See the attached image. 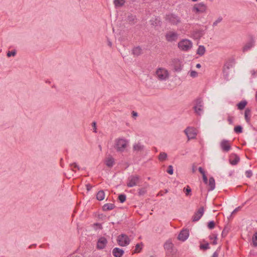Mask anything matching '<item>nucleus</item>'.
Returning <instances> with one entry per match:
<instances>
[{"label":"nucleus","instance_id":"obj_1","mask_svg":"<svg viewBox=\"0 0 257 257\" xmlns=\"http://www.w3.org/2000/svg\"><path fill=\"white\" fill-rule=\"evenodd\" d=\"M128 141L123 139H117L115 141V148L117 152H122L127 147Z\"/></svg>","mask_w":257,"mask_h":257},{"label":"nucleus","instance_id":"obj_2","mask_svg":"<svg viewBox=\"0 0 257 257\" xmlns=\"http://www.w3.org/2000/svg\"><path fill=\"white\" fill-rule=\"evenodd\" d=\"M141 177L138 175H133L128 177L126 185L128 187H133L138 185Z\"/></svg>","mask_w":257,"mask_h":257},{"label":"nucleus","instance_id":"obj_3","mask_svg":"<svg viewBox=\"0 0 257 257\" xmlns=\"http://www.w3.org/2000/svg\"><path fill=\"white\" fill-rule=\"evenodd\" d=\"M157 78L160 80H166L169 77V73L168 71L162 68H158L156 72Z\"/></svg>","mask_w":257,"mask_h":257},{"label":"nucleus","instance_id":"obj_4","mask_svg":"<svg viewBox=\"0 0 257 257\" xmlns=\"http://www.w3.org/2000/svg\"><path fill=\"white\" fill-rule=\"evenodd\" d=\"M117 241L119 245L125 246L130 244V239L127 235L121 234L118 236Z\"/></svg>","mask_w":257,"mask_h":257},{"label":"nucleus","instance_id":"obj_5","mask_svg":"<svg viewBox=\"0 0 257 257\" xmlns=\"http://www.w3.org/2000/svg\"><path fill=\"white\" fill-rule=\"evenodd\" d=\"M178 45L180 49L183 51H188L191 48L192 44L190 40H183L179 42Z\"/></svg>","mask_w":257,"mask_h":257},{"label":"nucleus","instance_id":"obj_6","mask_svg":"<svg viewBox=\"0 0 257 257\" xmlns=\"http://www.w3.org/2000/svg\"><path fill=\"white\" fill-rule=\"evenodd\" d=\"M195 102V105L194 106L193 108L195 113L197 115H200L203 109L202 100L201 98H198L196 100Z\"/></svg>","mask_w":257,"mask_h":257},{"label":"nucleus","instance_id":"obj_7","mask_svg":"<svg viewBox=\"0 0 257 257\" xmlns=\"http://www.w3.org/2000/svg\"><path fill=\"white\" fill-rule=\"evenodd\" d=\"M184 132L189 140L195 138L197 135L196 130L193 127H188Z\"/></svg>","mask_w":257,"mask_h":257},{"label":"nucleus","instance_id":"obj_8","mask_svg":"<svg viewBox=\"0 0 257 257\" xmlns=\"http://www.w3.org/2000/svg\"><path fill=\"white\" fill-rule=\"evenodd\" d=\"M204 209L203 207L199 208V209L196 211L194 215L192 216V220L193 222L198 221L204 214Z\"/></svg>","mask_w":257,"mask_h":257},{"label":"nucleus","instance_id":"obj_9","mask_svg":"<svg viewBox=\"0 0 257 257\" xmlns=\"http://www.w3.org/2000/svg\"><path fill=\"white\" fill-rule=\"evenodd\" d=\"M206 10V6L203 3H199L194 5L193 8V11L196 13H203Z\"/></svg>","mask_w":257,"mask_h":257},{"label":"nucleus","instance_id":"obj_10","mask_svg":"<svg viewBox=\"0 0 257 257\" xmlns=\"http://www.w3.org/2000/svg\"><path fill=\"white\" fill-rule=\"evenodd\" d=\"M221 149L223 152H228L231 149V145L229 141L223 140L220 144Z\"/></svg>","mask_w":257,"mask_h":257},{"label":"nucleus","instance_id":"obj_11","mask_svg":"<svg viewBox=\"0 0 257 257\" xmlns=\"http://www.w3.org/2000/svg\"><path fill=\"white\" fill-rule=\"evenodd\" d=\"M166 20L173 25H177L180 22L179 18L172 14L167 15Z\"/></svg>","mask_w":257,"mask_h":257},{"label":"nucleus","instance_id":"obj_12","mask_svg":"<svg viewBox=\"0 0 257 257\" xmlns=\"http://www.w3.org/2000/svg\"><path fill=\"white\" fill-rule=\"evenodd\" d=\"M189 230L187 229H183L179 234L178 238L179 240L184 241L189 236Z\"/></svg>","mask_w":257,"mask_h":257},{"label":"nucleus","instance_id":"obj_13","mask_svg":"<svg viewBox=\"0 0 257 257\" xmlns=\"http://www.w3.org/2000/svg\"><path fill=\"white\" fill-rule=\"evenodd\" d=\"M178 38V34L174 32L170 31L166 35V38L168 41L172 42L177 40Z\"/></svg>","mask_w":257,"mask_h":257},{"label":"nucleus","instance_id":"obj_14","mask_svg":"<svg viewBox=\"0 0 257 257\" xmlns=\"http://www.w3.org/2000/svg\"><path fill=\"white\" fill-rule=\"evenodd\" d=\"M233 63H234V61L230 60V61L226 62L224 64V66H223V71L224 75H226V76H228V70L233 67Z\"/></svg>","mask_w":257,"mask_h":257},{"label":"nucleus","instance_id":"obj_15","mask_svg":"<svg viewBox=\"0 0 257 257\" xmlns=\"http://www.w3.org/2000/svg\"><path fill=\"white\" fill-rule=\"evenodd\" d=\"M240 161V158L235 154H232L229 157V161L231 165H236Z\"/></svg>","mask_w":257,"mask_h":257},{"label":"nucleus","instance_id":"obj_16","mask_svg":"<svg viewBox=\"0 0 257 257\" xmlns=\"http://www.w3.org/2000/svg\"><path fill=\"white\" fill-rule=\"evenodd\" d=\"M107 242V239L105 237H100L97 241V248L99 249H103L105 247Z\"/></svg>","mask_w":257,"mask_h":257},{"label":"nucleus","instance_id":"obj_17","mask_svg":"<svg viewBox=\"0 0 257 257\" xmlns=\"http://www.w3.org/2000/svg\"><path fill=\"white\" fill-rule=\"evenodd\" d=\"M112 252L115 257H121L123 255L124 251L118 247H115L113 249Z\"/></svg>","mask_w":257,"mask_h":257},{"label":"nucleus","instance_id":"obj_18","mask_svg":"<svg viewBox=\"0 0 257 257\" xmlns=\"http://www.w3.org/2000/svg\"><path fill=\"white\" fill-rule=\"evenodd\" d=\"M254 41L251 39L249 42L247 43L243 47L242 51L243 52L247 51L254 46Z\"/></svg>","mask_w":257,"mask_h":257},{"label":"nucleus","instance_id":"obj_19","mask_svg":"<svg viewBox=\"0 0 257 257\" xmlns=\"http://www.w3.org/2000/svg\"><path fill=\"white\" fill-rule=\"evenodd\" d=\"M132 54L135 56H139L142 54V49L140 46L134 47L132 50Z\"/></svg>","mask_w":257,"mask_h":257},{"label":"nucleus","instance_id":"obj_20","mask_svg":"<svg viewBox=\"0 0 257 257\" xmlns=\"http://www.w3.org/2000/svg\"><path fill=\"white\" fill-rule=\"evenodd\" d=\"M127 21L129 24L134 25L137 22L136 16L132 14H130L127 16Z\"/></svg>","mask_w":257,"mask_h":257},{"label":"nucleus","instance_id":"obj_21","mask_svg":"<svg viewBox=\"0 0 257 257\" xmlns=\"http://www.w3.org/2000/svg\"><path fill=\"white\" fill-rule=\"evenodd\" d=\"M115 207V205L114 204H112V203H106V204H105L103 207H102V209H103V210L104 211H109V210H112L113 209H114Z\"/></svg>","mask_w":257,"mask_h":257},{"label":"nucleus","instance_id":"obj_22","mask_svg":"<svg viewBox=\"0 0 257 257\" xmlns=\"http://www.w3.org/2000/svg\"><path fill=\"white\" fill-rule=\"evenodd\" d=\"M209 189L208 191H212L214 189L215 187V180L213 177H211L209 178Z\"/></svg>","mask_w":257,"mask_h":257},{"label":"nucleus","instance_id":"obj_23","mask_svg":"<svg viewBox=\"0 0 257 257\" xmlns=\"http://www.w3.org/2000/svg\"><path fill=\"white\" fill-rule=\"evenodd\" d=\"M105 193L103 190H100L96 194V198L99 201L103 200L104 199Z\"/></svg>","mask_w":257,"mask_h":257},{"label":"nucleus","instance_id":"obj_24","mask_svg":"<svg viewBox=\"0 0 257 257\" xmlns=\"http://www.w3.org/2000/svg\"><path fill=\"white\" fill-rule=\"evenodd\" d=\"M205 48L204 46L201 45V46H199V47L197 49V54L200 56H202L205 53Z\"/></svg>","mask_w":257,"mask_h":257},{"label":"nucleus","instance_id":"obj_25","mask_svg":"<svg viewBox=\"0 0 257 257\" xmlns=\"http://www.w3.org/2000/svg\"><path fill=\"white\" fill-rule=\"evenodd\" d=\"M251 110L249 108H246L244 112V117L246 121L248 122L249 121L250 117L248 116L250 115Z\"/></svg>","mask_w":257,"mask_h":257},{"label":"nucleus","instance_id":"obj_26","mask_svg":"<svg viewBox=\"0 0 257 257\" xmlns=\"http://www.w3.org/2000/svg\"><path fill=\"white\" fill-rule=\"evenodd\" d=\"M247 104V102L245 100L241 101L240 102H239L237 104V107L238 109L242 110L244 108L245 106Z\"/></svg>","mask_w":257,"mask_h":257},{"label":"nucleus","instance_id":"obj_27","mask_svg":"<svg viewBox=\"0 0 257 257\" xmlns=\"http://www.w3.org/2000/svg\"><path fill=\"white\" fill-rule=\"evenodd\" d=\"M114 164V159L112 158H109L106 161V165L109 167H111Z\"/></svg>","mask_w":257,"mask_h":257},{"label":"nucleus","instance_id":"obj_28","mask_svg":"<svg viewBox=\"0 0 257 257\" xmlns=\"http://www.w3.org/2000/svg\"><path fill=\"white\" fill-rule=\"evenodd\" d=\"M164 246L165 249L170 250L172 248L173 244L170 241H167L164 244Z\"/></svg>","mask_w":257,"mask_h":257},{"label":"nucleus","instance_id":"obj_29","mask_svg":"<svg viewBox=\"0 0 257 257\" xmlns=\"http://www.w3.org/2000/svg\"><path fill=\"white\" fill-rule=\"evenodd\" d=\"M167 157V155L164 152H162L160 154L158 159L160 161H163L166 160Z\"/></svg>","mask_w":257,"mask_h":257},{"label":"nucleus","instance_id":"obj_30","mask_svg":"<svg viewBox=\"0 0 257 257\" xmlns=\"http://www.w3.org/2000/svg\"><path fill=\"white\" fill-rule=\"evenodd\" d=\"M133 149L135 151H140L143 150V146H142L140 143H138L134 145Z\"/></svg>","mask_w":257,"mask_h":257},{"label":"nucleus","instance_id":"obj_31","mask_svg":"<svg viewBox=\"0 0 257 257\" xmlns=\"http://www.w3.org/2000/svg\"><path fill=\"white\" fill-rule=\"evenodd\" d=\"M124 0H114V4L116 7H121L123 5Z\"/></svg>","mask_w":257,"mask_h":257},{"label":"nucleus","instance_id":"obj_32","mask_svg":"<svg viewBox=\"0 0 257 257\" xmlns=\"http://www.w3.org/2000/svg\"><path fill=\"white\" fill-rule=\"evenodd\" d=\"M147 192V190L145 188H141L138 189V194L139 196H143Z\"/></svg>","mask_w":257,"mask_h":257},{"label":"nucleus","instance_id":"obj_33","mask_svg":"<svg viewBox=\"0 0 257 257\" xmlns=\"http://www.w3.org/2000/svg\"><path fill=\"white\" fill-rule=\"evenodd\" d=\"M183 191L185 193L186 196H189L191 195V189L189 186H187L186 188L183 189Z\"/></svg>","mask_w":257,"mask_h":257},{"label":"nucleus","instance_id":"obj_34","mask_svg":"<svg viewBox=\"0 0 257 257\" xmlns=\"http://www.w3.org/2000/svg\"><path fill=\"white\" fill-rule=\"evenodd\" d=\"M252 241L253 245L254 246H257V232L253 234L252 238Z\"/></svg>","mask_w":257,"mask_h":257},{"label":"nucleus","instance_id":"obj_35","mask_svg":"<svg viewBox=\"0 0 257 257\" xmlns=\"http://www.w3.org/2000/svg\"><path fill=\"white\" fill-rule=\"evenodd\" d=\"M234 132L237 134H239L242 132V127L240 125H237L234 128Z\"/></svg>","mask_w":257,"mask_h":257},{"label":"nucleus","instance_id":"obj_36","mask_svg":"<svg viewBox=\"0 0 257 257\" xmlns=\"http://www.w3.org/2000/svg\"><path fill=\"white\" fill-rule=\"evenodd\" d=\"M142 243H141V244H140V243L137 244L136 245L135 250L134 251L133 253H137V252H140V251L142 249V247H141V245H142Z\"/></svg>","mask_w":257,"mask_h":257},{"label":"nucleus","instance_id":"obj_37","mask_svg":"<svg viewBox=\"0 0 257 257\" xmlns=\"http://www.w3.org/2000/svg\"><path fill=\"white\" fill-rule=\"evenodd\" d=\"M118 200L120 203H123L126 200V196L124 194H120L118 196Z\"/></svg>","mask_w":257,"mask_h":257},{"label":"nucleus","instance_id":"obj_38","mask_svg":"<svg viewBox=\"0 0 257 257\" xmlns=\"http://www.w3.org/2000/svg\"><path fill=\"white\" fill-rule=\"evenodd\" d=\"M215 227V223L213 221H210L208 223V227L209 229H213Z\"/></svg>","mask_w":257,"mask_h":257},{"label":"nucleus","instance_id":"obj_39","mask_svg":"<svg viewBox=\"0 0 257 257\" xmlns=\"http://www.w3.org/2000/svg\"><path fill=\"white\" fill-rule=\"evenodd\" d=\"M200 249H207L209 248V244L208 243L205 244H201L200 246Z\"/></svg>","mask_w":257,"mask_h":257},{"label":"nucleus","instance_id":"obj_40","mask_svg":"<svg viewBox=\"0 0 257 257\" xmlns=\"http://www.w3.org/2000/svg\"><path fill=\"white\" fill-rule=\"evenodd\" d=\"M167 172L168 173H169L170 175H172L173 174V168L172 166H171V165L169 166Z\"/></svg>","mask_w":257,"mask_h":257},{"label":"nucleus","instance_id":"obj_41","mask_svg":"<svg viewBox=\"0 0 257 257\" xmlns=\"http://www.w3.org/2000/svg\"><path fill=\"white\" fill-rule=\"evenodd\" d=\"M16 54V51L15 50L12 51H9L7 53V56L10 57L12 56H14Z\"/></svg>","mask_w":257,"mask_h":257},{"label":"nucleus","instance_id":"obj_42","mask_svg":"<svg viewBox=\"0 0 257 257\" xmlns=\"http://www.w3.org/2000/svg\"><path fill=\"white\" fill-rule=\"evenodd\" d=\"M222 19L221 18H218V19L213 23V26H216L218 24V23H220L222 21Z\"/></svg>","mask_w":257,"mask_h":257},{"label":"nucleus","instance_id":"obj_43","mask_svg":"<svg viewBox=\"0 0 257 257\" xmlns=\"http://www.w3.org/2000/svg\"><path fill=\"white\" fill-rule=\"evenodd\" d=\"M252 175V174L250 170L246 171L245 172V175L247 178H250Z\"/></svg>","mask_w":257,"mask_h":257},{"label":"nucleus","instance_id":"obj_44","mask_svg":"<svg viewBox=\"0 0 257 257\" xmlns=\"http://www.w3.org/2000/svg\"><path fill=\"white\" fill-rule=\"evenodd\" d=\"M197 72H196L195 71H191L190 72V76L192 77H195L197 76Z\"/></svg>","mask_w":257,"mask_h":257},{"label":"nucleus","instance_id":"obj_45","mask_svg":"<svg viewBox=\"0 0 257 257\" xmlns=\"http://www.w3.org/2000/svg\"><path fill=\"white\" fill-rule=\"evenodd\" d=\"M202 177H203V180L204 183L205 184H207V183H208V179H207V177L206 176V175L205 174H203V175L202 176Z\"/></svg>","mask_w":257,"mask_h":257},{"label":"nucleus","instance_id":"obj_46","mask_svg":"<svg viewBox=\"0 0 257 257\" xmlns=\"http://www.w3.org/2000/svg\"><path fill=\"white\" fill-rule=\"evenodd\" d=\"M92 126L93 127L94 132L96 133V122L93 121L92 123Z\"/></svg>","mask_w":257,"mask_h":257},{"label":"nucleus","instance_id":"obj_47","mask_svg":"<svg viewBox=\"0 0 257 257\" xmlns=\"http://www.w3.org/2000/svg\"><path fill=\"white\" fill-rule=\"evenodd\" d=\"M233 117L231 116H228L227 118V120L229 124H231L233 123Z\"/></svg>","mask_w":257,"mask_h":257},{"label":"nucleus","instance_id":"obj_48","mask_svg":"<svg viewBox=\"0 0 257 257\" xmlns=\"http://www.w3.org/2000/svg\"><path fill=\"white\" fill-rule=\"evenodd\" d=\"M198 170L199 172L202 175V176L203 175V174H205V172L202 167H199L198 168Z\"/></svg>","mask_w":257,"mask_h":257},{"label":"nucleus","instance_id":"obj_49","mask_svg":"<svg viewBox=\"0 0 257 257\" xmlns=\"http://www.w3.org/2000/svg\"><path fill=\"white\" fill-rule=\"evenodd\" d=\"M86 188L88 191H90L92 188V186H91L89 184H87L86 185Z\"/></svg>","mask_w":257,"mask_h":257},{"label":"nucleus","instance_id":"obj_50","mask_svg":"<svg viewBox=\"0 0 257 257\" xmlns=\"http://www.w3.org/2000/svg\"><path fill=\"white\" fill-rule=\"evenodd\" d=\"M227 232H228V231H227V230H226L225 229V228H224V229L223 230L222 232V235L223 236H225L227 234Z\"/></svg>","mask_w":257,"mask_h":257},{"label":"nucleus","instance_id":"obj_51","mask_svg":"<svg viewBox=\"0 0 257 257\" xmlns=\"http://www.w3.org/2000/svg\"><path fill=\"white\" fill-rule=\"evenodd\" d=\"M241 209V207L239 206L237 208H236L232 212V214H234L235 213H236V212H237L238 211H239L240 209Z\"/></svg>","mask_w":257,"mask_h":257},{"label":"nucleus","instance_id":"obj_52","mask_svg":"<svg viewBox=\"0 0 257 257\" xmlns=\"http://www.w3.org/2000/svg\"><path fill=\"white\" fill-rule=\"evenodd\" d=\"M218 253L217 252V251H215L213 253L212 257H218Z\"/></svg>","mask_w":257,"mask_h":257},{"label":"nucleus","instance_id":"obj_53","mask_svg":"<svg viewBox=\"0 0 257 257\" xmlns=\"http://www.w3.org/2000/svg\"><path fill=\"white\" fill-rule=\"evenodd\" d=\"M71 166H74V168L79 169V168L78 167V165L76 163H74V164H72Z\"/></svg>","mask_w":257,"mask_h":257},{"label":"nucleus","instance_id":"obj_54","mask_svg":"<svg viewBox=\"0 0 257 257\" xmlns=\"http://www.w3.org/2000/svg\"><path fill=\"white\" fill-rule=\"evenodd\" d=\"M215 239L213 241V244H216L217 243V241H216V239H217V236H215Z\"/></svg>","mask_w":257,"mask_h":257},{"label":"nucleus","instance_id":"obj_55","mask_svg":"<svg viewBox=\"0 0 257 257\" xmlns=\"http://www.w3.org/2000/svg\"><path fill=\"white\" fill-rule=\"evenodd\" d=\"M196 171V169H195V167L194 166H193V167H192V172L193 173H195Z\"/></svg>","mask_w":257,"mask_h":257},{"label":"nucleus","instance_id":"obj_56","mask_svg":"<svg viewBox=\"0 0 257 257\" xmlns=\"http://www.w3.org/2000/svg\"><path fill=\"white\" fill-rule=\"evenodd\" d=\"M133 116H137L138 115V113H137V112L133 111Z\"/></svg>","mask_w":257,"mask_h":257},{"label":"nucleus","instance_id":"obj_57","mask_svg":"<svg viewBox=\"0 0 257 257\" xmlns=\"http://www.w3.org/2000/svg\"><path fill=\"white\" fill-rule=\"evenodd\" d=\"M201 64H199V63H198V64H197L196 65V68H200L201 67Z\"/></svg>","mask_w":257,"mask_h":257},{"label":"nucleus","instance_id":"obj_58","mask_svg":"<svg viewBox=\"0 0 257 257\" xmlns=\"http://www.w3.org/2000/svg\"><path fill=\"white\" fill-rule=\"evenodd\" d=\"M108 45L110 46V47H111L112 46V43L110 41H108Z\"/></svg>","mask_w":257,"mask_h":257},{"label":"nucleus","instance_id":"obj_59","mask_svg":"<svg viewBox=\"0 0 257 257\" xmlns=\"http://www.w3.org/2000/svg\"><path fill=\"white\" fill-rule=\"evenodd\" d=\"M191 1H193V2H196V1H197L198 0H191Z\"/></svg>","mask_w":257,"mask_h":257},{"label":"nucleus","instance_id":"obj_60","mask_svg":"<svg viewBox=\"0 0 257 257\" xmlns=\"http://www.w3.org/2000/svg\"><path fill=\"white\" fill-rule=\"evenodd\" d=\"M255 96H256V98H257V91L256 92Z\"/></svg>","mask_w":257,"mask_h":257},{"label":"nucleus","instance_id":"obj_61","mask_svg":"<svg viewBox=\"0 0 257 257\" xmlns=\"http://www.w3.org/2000/svg\"><path fill=\"white\" fill-rule=\"evenodd\" d=\"M99 148L101 149V146H100V145H99Z\"/></svg>","mask_w":257,"mask_h":257},{"label":"nucleus","instance_id":"obj_62","mask_svg":"<svg viewBox=\"0 0 257 257\" xmlns=\"http://www.w3.org/2000/svg\"><path fill=\"white\" fill-rule=\"evenodd\" d=\"M151 257H153V256H151Z\"/></svg>","mask_w":257,"mask_h":257},{"label":"nucleus","instance_id":"obj_63","mask_svg":"<svg viewBox=\"0 0 257 257\" xmlns=\"http://www.w3.org/2000/svg\"><path fill=\"white\" fill-rule=\"evenodd\" d=\"M256 2H257V0H256Z\"/></svg>","mask_w":257,"mask_h":257}]
</instances>
